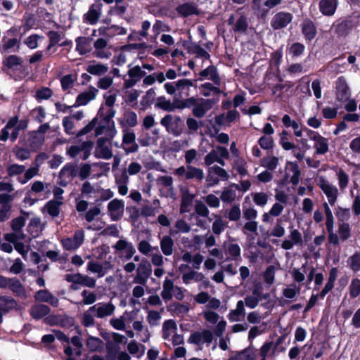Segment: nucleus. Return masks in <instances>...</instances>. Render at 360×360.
<instances>
[{
	"label": "nucleus",
	"instance_id": "obj_21",
	"mask_svg": "<svg viewBox=\"0 0 360 360\" xmlns=\"http://www.w3.org/2000/svg\"><path fill=\"white\" fill-rule=\"evenodd\" d=\"M199 75L202 78H207L210 75L209 79H211L214 84L220 85L221 84L220 77L217 72V69L214 65H210L207 68L201 70L199 72Z\"/></svg>",
	"mask_w": 360,
	"mask_h": 360
},
{
	"label": "nucleus",
	"instance_id": "obj_54",
	"mask_svg": "<svg viewBox=\"0 0 360 360\" xmlns=\"http://www.w3.org/2000/svg\"><path fill=\"white\" fill-rule=\"evenodd\" d=\"M51 293L47 289L39 290L35 292L34 298L39 302H47L49 298L51 297Z\"/></svg>",
	"mask_w": 360,
	"mask_h": 360
},
{
	"label": "nucleus",
	"instance_id": "obj_52",
	"mask_svg": "<svg viewBox=\"0 0 360 360\" xmlns=\"http://www.w3.org/2000/svg\"><path fill=\"white\" fill-rule=\"evenodd\" d=\"M44 142V137L39 136L37 132L34 131L30 139V146L32 148H39Z\"/></svg>",
	"mask_w": 360,
	"mask_h": 360
},
{
	"label": "nucleus",
	"instance_id": "obj_39",
	"mask_svg": "<svg viewBox=\"0 0 360 360\" xmlns=\"http://www.w3.org/2000/svg\"><path fill=\"white\" fill-rule=\"evenodd\" d=\"M53 96V91L49 88L42 86L36 91L35 98L37 101L49 99Z\"/></svg>",
	"mask_w": 360,
	"mask_h": 360
},
{
	"label": "nucleus",
	"instance_id": "obj_2",
	"mask_svg": "<svg viewBox=\"0 0 360 360\" xmlns=\"http://www.w3.org/2000/svg\"><path fill=\"white\" fill-rule=\"evenodd\" d=\"M17 33V30L11 28L7 31V35H4L0 43V52L1 53L8 52H19L20 49V41L17 38H9L8 36H14Z\"/></svg>",
	"mask_w": 360,
	"mask_h": 360
},
{
	"label": "nucleus",
	"instance_id": "obj_57",
	"mask_svg": "<svg viewBox=\"0 0 360 360\" xmlns=\"http://www.w3.org/2000/svg\"><path fill=\"white\" fill-rule=\"evenodd\" d=\"M258 143L260 147L264 150L271 149L274 146V141L271 137L266 136H261L258 140Z\"/></svg>",
	"mask_w": 360,
	"mask_h": 360
},
{
	"label": "nucleus",
	"instance_id": "obj_9",
	"mask_svg": "<svg viewBox=\"0 0 360 360\" xmlns=\"http://www.w3.org/2000/svg\"><path fill=\"white\" fill-rule=\"evenodd\" d=\"M293 16L290 13L280 11L276 13L271 20V27L274 30L285 28L292 20Z\"/></svg>",
	"mask_w": 360,
	"mask_h": 360
},
{
	"label": "nucleus",
	"instance_id": "obj_58",
	"mask_svg": "<svg viewBox=\"0 0 360 360\" xmlns=\"http://www.w3.org/2000/svg\"><path fill=\"white\" fill-rule=\"evenodd\" d=\"M254 202L259 206H264L268 200V195L263 192L256 193L253 195Z\"/></svg>",
	"mask_w": 360,
	"mask_h": 360
},
{
	"label": "nucleus",
	"instance_id": "obj_59",
	"mask_svg": "<svg viewBox=\"0 0 360 360\" xmlns=\"http://www.w3.org/2000/svg\"><path fill=\"white\" fill-rule=\"evenodd\" d=\"M124 117L127 124L130 127H134L137 124V115L132 110H128L124 113Z\"/></svg>",
	"mask_w": 360,
	"mask_h": 360
},
{
	"label": "nucleus",
	"instance_id": "obj_14",
	"mask_svg": "<svg viewBox=\"0 0 360 360\" xmlns=\"http://www.w3.org/2000/svg\"><path fill=\"white\" fill-rule=\"evenodd\" d=\"M98 123V118L96 117L93 118L84 127H83L81 130H79L77 134V137H81L84 135L87 134L91 132L95 128V135L99 136L103 133L104 129H105V125L98 124L97 127L96 124Z\"/></svg>",
	"mask_w": 360,
	"mask_h": 360
},
{
	"label": "nucleus",
	"instance_id": "obj_41",
	"mask_svg": "<svg viewBox=\"0 0 360 360\" xmlns=\"http://www.w3.org/2000/svg\"><path fill=\"white\" fill-rule=\"evenodd\" d=\"M124 207V202L118 199L111 200L108 205V209L111 215L114 213H118L120 211H123Z\"/></svg>",
	"mask_w": 360,
	"mask_h": 360
},
{
	"label": "nucleus",
	"instance_id": "obj_10",
	"mask_svg": "<svg viewBox=\"0 0 360 360\" xmlns=\"http://www.w3.org/2000/svg\"><path fill=\"white\" fill-rule=\"evenodd\" d=\"M17 301L12 297L0 295V324L3 322V316L10 311L18 310Z\"/></svg>",
	"mask_w": 360,
	"mask_h": 360
},
{
	"label": "nucleus",
	"instance_id": "obj_11",
	"mask_svg": "<svg viewBox=\"0 0 360 360\" xmlns=\"http://www.w3.org/2000/svg\"><path fill=\"white\" fill-rule=\"evenodd\" d=\"M336 97L340 101H347L350 97L349 88L346 79L343 76H340L336 81Z\"/></svg>",
	"mask_w": 360,
	"mask_h": 360
},
{
	"label": "nucleus",
	"instance_id": "obj_38",
	"mask_svg": "<svg viewBox=\"0 0 360 360\" xmlns=\"http://www.w3.org/2000/svg\"><path fill=\"white\" fill-rule=\"evenodd\" d=\"M349 296L354 299L360 295V278H354L349 286Z\"/></svg>",
	"mask_w": 360,
	"mask_h": 360
},
{
	"label": "nucleus",
	"instance_id": "obj_45",
	"mask_svg": "<svg viewBox=\"0 0 360 360\" xmlns=\"http://www.w3.org/2000/svg\"><path fill=\"white\" fill-rule=\"evenodd\" d=\"M25 167L18 164H12L7 167L6 171L9 177L21 174L25 171Z\"/></svg>",
	"mask_w": 360,
	"mask_h": 360
},
{
	"label": "nucleus",
	"instance_id": "obj_17",
	"mask_svg": "<svg viewBox=\"0 0 360 360\" xmlns=\"http://www.w3.org/2000/svg\"><path fill=\"white\" fill-rule=\"evenodd\" d=\"M302 33L304 35L305 40L307 41H311L316 37L317 30L311 20L306 19L304 20L302 24Z\"/></svg>",
	"mask_w": 360,
	"mask_h": 360
},
{
	"label": "nucleus",
	"instance_id": "obj_22",
	"mask_svg": "<svg viewBox=\"0 0 360 360\" xmlns=\"http://www.w3.org/2000/svg\"><path fill=\"white\" fill-rule=\"evenodd\" d=\"M316 136H311V140L315 141L314 148L317 154L323 155L328 151V139L320 134H316Z\"/></svg>",
	"mask_w": 360,
	"mask_h": 360
},
{
	"label": "nucleus",
	"instance_id": "obj_47",
	"mask_svg": "<svg viewBox=\"0 0 360 360\" xmlns=\"http://www.w3.org/2000/svg\"><path fill=\"white\" fill-rule=\"evenodd\" d=\"M263 278L266 283L271 285L274 282L275 266L269 265L263 273Z\"/></svg>",
	"mask_w": 360,
	"mask_h": 360
},
{
	"label": "nucleus",
	"instance_id": "obj_56",
	"mask_svg": "<svg viewBox=\"0 0 360 360\" xmlns=\"http://www.w3.org/2000/svg\"><path fill=\"white\" fill-rule=\"evenodd\" d=\"M95 157L97 158H103L105 160H109L112 157V150L108 147H103L98 149V152L96 150L94 153Z\"/></svg>",
	"mask_w": 360,
	"mask_h": 360
},
{
	"label": "nucleus",
	"instance_id": "obj_53",
	"mask_svg": "<svg viewBox=\"0 0 360 360\" xmlns=\"http://www.w3.org/2000/svg\"><path fill=\"white\" fill-rule=\"evenodd\" d=\"M193 195L189 193L184 194L182 195L180 207L181 212H185L187 211L188 207H189L193 202Z\"/></svg>",
	"mask_w": 360,
	"mask_h": 360
},
{
	"label": "nucleus",
	"instance_id": "obj_42",
	"mask_svg": "<svg viewBox=\"0 0 360 360\" xmlns=\"http://www.w3.org/2000/svg\"><path fill=\"white\" fill-rule=\"evenodd\" d=\"M248 27L247 18L245 15H240L237 20L233 30L236 32L245 33Z\"/></svg>",
	"mask_w": 360,
	"mask_h": 360
},
{
	"label": "nucleus",
	"instance_id": "obj_48",
	"mask_svg": "<svg viewBox=\"0 0 360 360\" xmlns=\"http://www.w3.org/2000/svg\"><path fill=\"white\" fill-rule=\"evenodd\" d=\"M120 348L118 347H111L107 346V352L108 355L110 356L112 354H118L117 359L118 360H130V356L126 352H119Z\"/></svg>",
	"mask_w": 360,
	"mask_h": 360
},
{
	"label": "nucleus",
	"instance_id": "obj_51",
	"mask_svg": "<svg viewBox=\"0 0 360 360\" xmlns=\"http://www.w3.org/2000/svg\"><path fill=\"white\" fill-rule=\"evenodd\" d=\"M227 253L231 257V259L238 260L240 257V248L236 243H231L228 246Z\"/></svg>",
	"mask_w": 360,
	"mask_h": 360
},
{
	"label": "nucleus",
	"instance_id": "obj_19",
	"mask_svg": "<svg viewBox=\"0 0 360 360\" xmlns=\"http://www.w3.org/2000/svg\"><path fill=\"white\" fill-rule=\"evenodd\" d=\"M46 36L49 38V44L46 48L45 52L46 53H49V56H50L56 51V50L51 51L52 49L56 46H59L60 40L65 35H61L58 31L49 30L46 32Z\"/></svg>",
	"mask_w": 360,
	"mask_h": 360
},
{
	"label": "nucleus",
	"instance_id": "obj_32",
	"mask_svg": "<svg viewBox=\"0 0 360 360\" xmlns=\"http://www.w3.org/2000/svg\"><path fill=\"white\" fill-rule=\"evenodd\" d=\"M173 240L170 236H165L160 242V248L163 254L166 256L171 255L173 251Z\"/></svg>",
	"mask_w": 360,
	"mask_h": 360
},
{
	"label": "nucleus",
	"instance_id": "obj_49",
	"mask_svg": "<svg viewBox=\"0 0 360 360\" xmlns=\"http://www.w3.org/2000/svg\"><path fill=\"white\" fill-rule=\"evenodd\" d=\"M278 163V158L276 156L264 158L262 160V166L266 167L269 170L274 171Z\"/></svg>",
	"mask_w": 360,
	"mask_h": 360
},
{
	"label": "nucleus",
	"instance_id": "obj_12",
	"mask_svg": "<svg viewBox=\"0 0 360 360\" xmlns=\"http://www.w3.org/2000/svg\"><path fill=\"white\" fill-rule=\"evenodd\" d=\"M319 187L327 196L329 203L332 206L334 205L338 195V188L335 186L330 184L323 179L320 180Z\"/></svg>",
	"mask_w": 360,
	"mask_h": 360
},
{
	"label": "nucleus",
	"instance_id": "obj_36",
	"mask_svg": "<svg viewBox=\"0 0 360 360\" xmlns=\"http://www.w3.org/2000/svg\"><path fill=\"white\" fill-rule=\"evenodd\" d=\"M108 68L101 63H98L96 65H90L87 67L86 71L93 75H102L107 72Z\"/></svg>",
	"mask_w": 360,
	"mask_h": 360
},
{
	"label": "nucleus",
	"instance_id": "obj_30",
	"mask_svg": "<svg viewBox=\"0 0 360 360\" xmlns=\"http://www.w3.org/2000/svg\"><path fill=\"white\" fill-rule=\"evenodd\" d=\"M247 162L242 157L236 158L233 160V168L235 169L238 173L245 176L248 174V170L245 169Z\"/></svg>",
	"mask_w": 360,
	"mask_h": 360
},
{
	"label": "nucleus",
	"instance_id": "obj_40",
	"mask_svg": "<svg viewBox=\"0 0 360 360\" xmlns=\"http://www.w3.org/2000/svg\"><path fill=\"white\" fill-rule=\"evenodd\" d=\"M155 96V91L154 88L148 89L146 94L142 97L141 101V105L143 108H147L153 104Z\"/></svg>",
	"mask_w": 360,
	"mask_h": 360
},
{
	"label": "nucleus",
	"instance_id": "obj_55",
	"mask_svg": "<svg viewBox=\"0 0 360 360\" xmlns=\"http://www.w3.org/2000/svg\"><path fill=\"white\" fill-rule=\"evenodd\" d=\"M39 169L37 167H30L27 169L25 173L23 179L18 178L19 182L22 184H26L29 180L32 179L34 176L38 174Z\"/></svg>",
	"mask_w": 360,
	"mask_h": 360
},
{
	"label": "nucleus",
	"instance_id": "obj_13",
	"mask_svg": "<svg viewBox=\"0 0 360 360\" xmlns=\"http://www.w3.org/2000/svg\"><path fill=\"white\" fill-rule=\"evenodd\" d=\"M97 93L98 90L95 87L90 86L89 91L82 92L77 95L75 103L72 107L77 108L80 105H86L89 102L96 98Z\"/></svg>",
	"mask_w": 360,
	"mask_h": 360
},
{
	"label": "nucleus",
	"instance_id": "obj_27",
	"mask_svg": "<svg viewBox=\"0 0 360 360\" xmlns=\"http://www.w3.org/2000/svg\"><path fill=\"white\" fill-rule=\"evenodd\" d=\"M86 344L91 352H101L103 346L102 340L91 335L87 338Z\"/></svg>",
	"mask_w": 360,
	"mask_h": 360
},
{
	"label": "nucleus",
	"instance_id": "obj_61",
	"mask_svg": "<svg viewBox=\"0 0 360 360\" xmlns=\"http://www.w3.org/2000/svg\"><path fill=\"white\" fill-rule=\"evenodd\" d=\"M339 186L341 189L347 187L349 181L348 174L342 169H340L338 172Z\"/></svg>",
	"mask_w": 360,
	"mask_h": 360
},
{
	"label": "nucleus",
	"instance_id": "obj_28",
	"mask_svg": "<svg viewBox=\"0 0 360 360\" xmlns=\"http://www.w3.org/2000/svg\"><path fill=\"white\" fill-rule=\"evenodd\" d=\"M68 176L74 179L78 175L77 166L72 163H67L60 171L59 176L61 178L65 176Z\"/></svg>",
	"mask_w": 360,
	"mask_h": 360
},
{
	"label": "nucleus",
	"instance_id": "obj_64",
	"mask_svg": "<svg viewBox=\"0 0 360 360\" xmlns=\"http://www.w3.org/2000/svg\"><path fill=\"white\" fill-rule=\"evenodd\" d=\"M15 154L16 158L20 160H26L30 158V150L27 148L18 147L16 150H15Z\"/></svg>",
	"mask_w": 360,
	"mask_h": 360
},
{
	"label": "nucleus",
	"instance_id": "obj_20",
	"mask_svg": "<svg viewBox=\"0 0 360 360\" xmlns=\"http://www.w3.org/2000/svg\"><path fill=\"white\" fill-rule=\"evenodd\" d=\"M51 311L49 306L43 304H37L31 307L30 310V316L35 320H40Z\"/></svg>",
	"mask_w": 360,
	"mask_h": 360
},
{
	"label": "nucleus",
	"instance_id": "obj_23",
	"mask_svg": "<svg viewBox=\"0 0 360 360\" xmlns=\"http://www.w3.org/2000/svg\"><path fill=\"white\" fill-rule=\"evenodd\" d=\"M9 289L17 296L24 297L26 296V291L23 285L16 278L10 279Z\"/></svg>",
	"mask_w": 360,
	"mask_h": 360
},
{
	"label": "nucleus",
	"instance_id": "obj_43",
	"mask_svg": "<svg viewBox=\"0 0 360 360\" xmlns=\"http://www.w3.org/2000/svg\"><path fill=\"white\" fill-rule=\"evenodd\" d=\"M88 270L93 273L98 274V278L104 276L106 274V271L104 269L103 265L95 262H89L88 263Z\"/></svg>",
	"mask_w": 360,
	"mask_h": 360
},
{
	"label": "nucleus",
	"instance_id": "obj_15",
	"mask_svg": "<svg viewBox=\"0 0 360 360\" xmlns=\"http://www.w3.org/2000/svg\"><path fill=\"white\" fill-rule=\"evenodd\" d=\"M89 311H96V316L98 318H103L113 314L115 306L111 302L107 304L98 303L91 307Z\"/></svg>",
	"mask_w": 360,
	"mask_h": 360
},
{
	"label": "nucleus",
	"instance_id": "obj_8",
	"mask_svg": "<svg viewBox=\"0 0 360 360\" xmlns=\"http://www.w3.org/2000/svg\"><path fill=\"white\" fill-rule=\"evenodd\" d=\"M102 7L103 3L101 1L96 0L90 6L87 13L84 15V22L92 25H96L101 17Z\"/></svg>",
	"mask_w": 360,
	"mask_h": 360
},
{
	"label": "nucleus",
	"instance_id": "obj_44",
	"mask_svg": "<svg viewBox=\"0 0 360 360\" xmlns=\"http://www.w3.org/2000/svg\"><path fill=\"white\" fill-rule=\"evenodd\" d=\"M226 120V119L224 113H221L214 117L215 125L212 126L214 134H210L211 137L215 136V135H217L219 132V127L224 126L225 124Z\"/></svg>",
	"mask_w": 360,
	"mask_h": 360
},
{
	"label": "nucleus",
	"instance_id": "obj_18",
	"mask_svg": "<svg viewBox=\"0 0 360 360\" xmlns=\"http://www.w3.org/2000/svg\"><path fill=\"white\" fill-rule=\"evenodd\" d=\"M338 6V0H321L319 4L320 12L326 16L333 15Z\"/></svg>",
	"mask_w": 360,
	"mask_h": 360
},
{
	"label": "nucleus",
	"instance_id": "obj_1",
	"mask_svg": "<svg viewBox=\"0 0 360 360\" xmlns=\"http://www.w3.org/2000/svg\"><path fill=\"white\" fill-rule=\"evenodd\" d=\"M162 126L165 127L167 131L175 136H180L184 129V123L180 116L173 117L170 114L166 115L160 120Z\"/></svg>",
	"mask_w": 360,
	"mask_h": 360
},
{
	"label": "nucleus",
	"instance_id": "obj_35",
	"mask_svg": "<svg viewBox=\"0 0 360 360\" xmlns=\"http://www.w3.org/2000/svg\"><path fill=\"white\" fill-rule=\"evenodd\" d=\"M61 205L60 202H58L55 200H51L48 201L45 205L47 212L51 217H57L59 214L60 212V205Z\"/></svg>",
	"mask_w": 360,
	"mask_h": 360
},
{
	"label": "nucleus",
	"instance_id": "obj_29",
	"mask_svg": "<svg viewBox=\"0 0 360 360\" xmlns=\"http://www.w3.org/2000/svg\"><path fill=\"white\" fill-rule=\"evenodd\" d=\"M204 178V173L202 169L187 165V172L186 173V179H196L198 181L202 180Z\"/></svg>",
	"mask_w": 360,
	"mask_h": 360
},
{
	"label": "nucleus",
	"instance_id": "obj_4",
	"mask_svg": "<svg viewBox=\"0 0 360 360\" xmlns=\"http://www.w3.org/2000/svg\"><path fill=\"white\" fill-rule=\"evenodd\" d=\"M155 107L167 112H174L176 109L183 110L184 109V99L181 100L177 96H174L172 102H171L169 100H167L164 96H159Z\"/></svg>",
	"mask_w": 360,
	"mask_h": 360
},
{
	"label": "nucleus",
	"instance_id": "obj_50",
	"mask_svg": "<svg viewBox=\"0 0 360 360\" xmlns=\"http://www.w3.org/2000/svg\"><path fill=\"white\" fill-rule=\"evenodd\" d=\"M39 39H43L42 36H40L37 34H32L29 36L24 41V43L30 49H35L38 47V40Z\"/></svg>",
	"mask_w": 360,
	"mask_h": 360
},
{
	"label": "nucleus",
	"instance_id": "obj_5",
	"mask_svg": "<svg viewBox=\"0 0 360 360\" xmlns=\"http://www.w3.org/2000/svg\"><path fill=\"white\" fill-rule=\"evenodd\" d=\"M151 274L152 267L150 262L146 259L141 260L138 266L136 276L134 277V283L140 285H146Z\"/></svg>",
	"mask_w": 360,
	"mask_h": 360
},
{
	"label": "nucleus",
	"instance_id": "obj_7",
	"mask_svg": "<svg viewBox=\"0 0 360 360\" xmlns=\"http://www.w3.org/2000/svg\"><path fill=\"white\" fill-rule=\"evenodd\" d=\"M175 11L178 15L183 18H187L191 15H200L201 14V11L195 1H187L179 4L175 8Z\"/></svg>",
	"mask_w": 360,
	"mask_h": 360
},
{
	"label": "nucleus",
	"instance_id": "obj_46",
	"mask_svg": "<svg viewBox=\"0 0 360 360\" xmlns=\"http://www.w3.org/2000/svg\"><path fill=\"white\" fill-rule=\"evenodd\" d=\"M264 0H252V8L254 11L257 12L262 18L266 17L269 11L266 8H262V5L264 2Z\"/></svg>",
	"mask_w": 360,
	"mask_h": 360
},
{
	"label": "nucleus",
	"instance_id": "obj_3",
	"mask_svg": "<svg viewBox=\"0 0 360 360\" xmlns=\"http://www.w3.org/2000/svg\"><path fill=\"white\" fill-rule=\"evenodd\" d=\"M355 24L354 18L352 16H347L337 20L333 24V27L338 37H345L352 30Z\"/></svg>",
	"mask_w": 360,
	"mask_h": 360
},
{
	"label": "nucleus",
	"instance_id": "obj_63",
	"mask_svg": "<svg viewBox=\"0 0 360 360\" xmlns=\"http://www.w3.org/2000/svg\"><path fill=\"white\" fill-rule=\"evenodd\" d=\"M283 57L281 49H277L271 54V63L275 66L278 67L281 65Z\"/></svg>",
	"mask_w": 360,
	"mask_h": 360
},
{
	"label": "nucleus",
	"instance_id": "obj_31",
	"mask_svg": "<svg viewBox=\"0 0 360 360\" xmlns=\"http://www.w3.org/2000/svg\"><path fill=\"white\" fill-rule=\"evenodd\" d=\"M347 264L349 269L354 272L357 273L360 271V252L356 251L347 259Z\"/></svg>",
	"mask_w": 360,
	"mask_h": 360
},
{
	"label": "nucleus",
	"instance_id": "obj_33",
	"mask_svg": "<svg viewBox=\"0 0 360 360\" xmlns=\"http://www.w3.org/2000/svg\"><path fill=\"white\" fill-rule=\"evenodd\" d=\"M335 216L338 221L341 222L339 225H349L345 223L350 217V210L349 208H342L338 207L335 212Z\"/></svg>",
	"mask_w": 360,
	"mask_h": 360
},
{
	"label": "nucleus",
	"instance_id": "obj_62",
	"mask_svg": "<svg viewBox=\"0 0 360 360\" xmlns=\"http://www.w3.org/2000/svg\"><path fill=\"white\" fill-rule=\"evenodd\" d=\"M63 126L67 134H74L72 129H74L75 124L70 117L67 116L63 119Z\"/></svg>",
	"mask_w": 360,
	"mask_h": 360
},
{
	"label": "nucleus",
	"instance_id": "obj_37",
	"mask_svg": "<svg viewBox=\"0 0 360 360\" xmlns=\"http://www.w3.org/2000/svg\"><path fill=\"white\" fill-rule=\"evenodd\" d=\"M257 349L250 345L248 347L238 352L241 360H255Z\"/></svg>",
	"mask_w": 360,
	"mask_h": 360
},
{
	"label": "nucleus",
	"instance_id": "obj_26",
	"mask_svg": "<svg viewBox=\"0 0 360 360\" xmlns=\"http://www.w3.org/2000/svg\"><path fill=\"white\" fill-rule=\"evenodd\" d=\"M22 63V58L16 55H9L3 60V70L4 68H7L9 70H15V68L21 65Z\"/></svg>",
	"mask_w": 360,
	"mask_h": 360
},
{
	"label": "nucleus",
	"instance_id": "obj_60",
	"mask_svg": "<svg viewBox=\"0 0 360 360\" xmlns=\"http://www.w3.org/2000/svg\"><path fill=\"white\" fill-rule=\"evenodd\" d=\"M127 6L126 5H115L111 7L108 11L109 15H116L120 18H122L123 15L126 13Z\"/></svg>",
	"mask_w": 360,
	"mask_h": 360
},
{
	"label": "nucleus",
	"instance_id": "obj_6",
	"mask_svg": "<svg viewBox=\"0 0 360 360\" xmlns=\"http://www.w3.org/2000/svg\"><path fill=\"white\" fill-rule=\"evenodd\" d=\"M120 124L122 125L123 129V136H122V144L129 145L131 144V146L129 148H124L126 154L134 153L138 151L139 146L136 143V135L133 131H129L128 129L126 128V124H124L123 120H120Z\"/></svg>",
	"mask_w": 360,
	"mask_h": 360
},
{
	"label": "nucleus",
	"instance_id": "obj_25",
	"mask_svg": "<svg viewBox=\"0 0 360 360\" xmlns=\"http://www.w3.org/2000/svg\"><path fill=\"white\" fill-rule=\"evenodd\" d=\"M12 229L14 231V233H7L5 235V239L8 241L10 243H17L19 239H25V235L22 231V228L23 226H11Z\"/></svg>",
	"mask_w": 360,
	"mask_h": 360
},
{
	"label": "nucleus",
	"instance_id": "obj_34",
	"mask_svg": "<svg viewBox=\"0 0 360 360\" xmlns=\"http://www.w3.org/2000/svg\"><path fill=\"white\" fill-rule=\"evenodd\" d=\"M288 51L289 54H290L292 58H297L304 53L305 51V46L302 43L295 42L288 48Z\"/></svg>",
	"mask_w": 360,
	"mask_h": 360
},
{
	"label": "nucleus",
	"instance_id": "obj_24",
	"mask_svg": "<svg viewBox=\"0 0 360 360\" xmlns=\"http://www.w3.org/2000/svg\"><path fill=\"white\" fill-rule=\"evenodd\" d=\"M186 49L189 53L195 54L197 57L203 58L206 60L210 58V53L197 43H191Z\"/></svg>",
	"mask_w": 360,
	"mask_h": 360
},
{
	"label": "nucleus",
	"instance_id": "obj_16",
	"mask_svg": "<svg viewBox=\"0 0 360 360\" xmlns=\"http://www.w3.org/2000/svg\"><path fill=\"white\" fill-rule=\"evenodd\" d=\"M93 39L91 37H78L75 39L76 51L79 55H86L91 52V42Z\"/></svg>",
	"mask_w": 360,
	"mask_h": 360
}]
</instances>
